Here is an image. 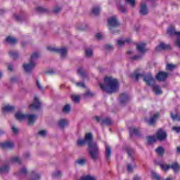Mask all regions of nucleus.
Segmentation results:
<instances>
[{
  "label": "nucleus",
  "mask_w": 180,
  "mask_h": 180,
  "mask_svg": "<svg viewBox=\"0 0 180 180\" xmlns=\"http://www.w3.org/2000/svg\"><path fill=\"white\" fill-rule=\"evenodd\" d=\"M77 143V146L80 147L85 146V144H88L89 154L92 160L96 161V160L99 158V148H98L96 142L92 141V134H86L84 139H79Z\"/></svg>",
  "instance_id": "f257e3e1"
},
{
  "label": "nucleus",
  "mask_w": 180,
  "mask_h": 180,
  "mask_svg": "<svg viewBox=\"0 0 180 180\" xmlns=\"http://www.w3.org/2000/svg\"><path fill=\"white\" fill-rule=\"evenodd\" d=\"M100 88L104 92L112 94L119 89V82L113 77H106L104 78V82L100 83Z\"/></svg>",
  "instance_id": "f03ea898"
},
{
  "label": "nucleus",
  "mask_w": 180,
  "mask_h": 180,
  "mask_svg": "<svg viewBox=\"0 0 180 180\" xmlns=\"http://www.w3.org/2000/svg\"><path fill=\"white\" fill-rule=\"evenodd\" d=\"M143 81L149 85L150 86H153V92L156 94V95H161L162 94V91L161 90V87L157 84H155V79L151 75V74L148 73V75L143 77Z\"/></svg>",
  "instance_id": "7ed1b4c3"
},
{
  "label": "nucleus",
  "mask_w": 180,
  "mask_h": 180,
  "mask_svg": "<svg viewBox=\"0 0 180 180\" xmlns=\"http://www.w3.org/2000/svg\"><path fill=\"white\" fill-rule=\"evenodd\" d=\"M125 150L128 154L129 160H131V162L127 164V168L129 172H131V171H133V169L137 167L136 165V162H134V158L133 157L134 150L130 148H127Z\"/></svg>",
  "instance_id": "20e7f679"
},
{
  "label": "nucleus",
  "mask_w": 180,
  "mask_h": 180,
  "mask_svg": "<svg viewBox=\"0 0 180 180\" xmlns=\"http://www.w3.org/2000/svg\"><path fill=\"white\" fill-rule=\"evenodd\" d=\"M136 49L138 51L141 53V55H136L131 58L132 60H141L143 58V54L147 53V49L146 48V43L141 42L137 44Z\"/></svg>",
  "instance_id": "39448f33"
},
{
  "label": "nucleus",
  "mask_w": 180,
  "mask_h": 180,
  "mask_svg": "<svg viewBox=\"0 0 180 180\" xmlns=\"http://www.w3.org/2000/svg\"><path fill=\"white\" fill-rule=\"evenodd\" d=\"M46 49L48 51H51V53H58L60 54L61 58H64L67 56V48L65 47L58 48L56 46H48Z\"/></svg>",
  "instance_id": "423d86ee"
},
{
  "label": "nucleus",
  "mask_w": 180,
  "mask_h": 180,
  "mask_svg": "<svg viewBox=\"0 0 180 180\" xmlns=\"http://www.w3.org/2000/svg\"><path fill=\"white\" fill-rule=\"evenodd\" d=\"M108 23L109 30H110L111 33H113L112 30L113 27L119 26V20L116 15H112L108 18Z\"/></svg>",
  "instance_id": "0eeeda50"
},
{
  "label": "nucleus",
  "mask_w": 180,
  "mask_h": 180,
  "mask_svg": "<svg viewBox=\"0 0 180 180\" xmlns=\"http://www.w3.org/2000/svg\"><path fill=\"white\" fill-rule=\"evenodd\" d=\"M167 34L169 36H175L176 38V40L175 41L176 46L180 48V32L175 31V28L173 27H170L167 30Z\"/></svg>",
  "instance_id": "6e6552de"
},
{
  "label": "nucleus",
  "mask_w": 180,
  "mask_h": 180,
  "mask_svg": "<svg viewBox=\"0 0 180 180\" xmlns=\"http://www.w3.org/2000/svg\"><path fill=\"white\" fill-rule=\"evenodd\" d=\"M41 107V101H40V98H39V96H35L34 97L32 103H31L30 105V109H32V110L40 109Z\"/></svg>",
  "instance_id": "1a4fd4ad"
},
{
  "label": "nucleus",
  "mask_w": 180,
  "mask_h": 180,
  "mask_svg": "<svg viewBox=\"0 0 180 180\" xmlns=\"http://www.w3.org/2000/svg\"><path fill=\"white\" fill-rule=\"evenodd\" d=\"M160 118V114L159 113H155L153 115V116L146 118L145 120L146 123L148 124H150V126H154L155 123H157V120Z\"/></svg>",
  "instance_id": "9d476101"
},
{
  "label": "nucleus",
  "mask_w": 180,
  "mask_h": 180,
  "mask_svg": "<svg viewBox=\"0 0 180 180\" xmlns=\"http://www.w3.org/2000/svg\"><path fill=\"white\" fill-rule=\"evenodd\" d=\"M22 67L25 72H30L36 67V62L30 60V63H24Z\"/></svg>",
  "instance_id": "9b49d317"
},
{
  "label": "nucleus",
  "mask_w": 180,
  "mask_h": 180,
  "mask_svg": "<svg viewBox=\"0 0 180 180\" xmlns=\"http://www.w3.org/2000/svg\"><path fill=\"white\" fill-rule=\"evenodd\" d=\"M156 137L160 141H164L167 137V132L162 129H159L156 133Z\"/></svg>",
  "instance_id": "f8f14e48"
},
{
  "label": "nucleus",
  "mask_w": 180,
  "mask_h": 180,
  "mask_svg": "<svg viewBox=\"0 0 180 180\" xmlns=\"http://www.w3.org/2000/svg\"><path fill=\"white\" fill-rule=\"evenodd\" d=\"M131 41L130 38L121 37L117 39V45L118 47H122L124 44H127Z\"/></svg>",
  "instance_id": "ddd939ff"
},
{
  "label": "nucleus",
  "mask_w": 180,
  "mask_h": 180,
  "mask_svg": "<svg viewBox=\"0 0 180 180\" xmlns=\"http://www.w3.org/2000/svg\"><path fill=\"white\" fill-rule=\"evenodd\" d=\"M37 120V116L33 114H27L26 120L28 122V124L32 126L34 124V122Z\"/></svg>",
  "instance_id": "4468645a"
},
{
  "label": "nucleus",
  "mask_w": 180,
  "mask_h": 180,
  "mask_svg": "<svg viewBox=\"0 0 180 180\" xmlns=\"http://www.w3.org/2000/svg\"><path fill=\"white\" fill-rule=\"evenodd\" d=\"M27 115V114H25L21 111H18L15 112V117L16 120H18L19 122H23L24 120H26Z\"/></svg>",
  "instance_id": "2eb2a0df"
},
{
  "label": "nucleus",
  "mask_w": 180,
  "mask_h": 180,
  "mask_svg": "<svg viewBox=\"0 0 180 180\" xmlns=\"http://www.w3.org/2000/svg\"><path fill=\"white\" fill-rule=\"evenodd\" d=\"M0 147L2 148H13L15 143L12 141H7L6 142L0 143Z\"/></svg>",
  "instance_id": "dca6fc26"
},
{
  "label": "nucleus",
  "mask_w": 180,
  "mask_h": 180,
  "mask_svg": "<svg viewBox=\"0 0 180 180\" xmlns=\"http://www.w3.org/2000/svg\"><path fill=\"white\" fill-rule=\"evenodd\" d=\"M120 101L121 103H124V104L127 103L130 101V95H129L127 93H124L121 94L120 97Z\"/></svg>",
  "instance_id": "f3484780"
},
{
  "label": "nucleus",
  "mask_w": 180,
  "mask_h": 180,
  "mask_svg": "<svg viewBox=\"0 0 180 180\" xmlns=\"http://www.w3.org/2000/svg\"><path fill=\"white\" fill-rule=\"evenodd\" d=\"M141 15H147L148 13V8L147 7V4L146 2L143 1L141 3L140 11Z\"/></svg>",
  "instance_id": "a211bd4d"
},
{
  "label": "nucleus",
  "mask_w": 180,
  "mask_h": 180,
  "mask_svg": "<svg viewBox=\"0 0 180 180\" xmlns=\"http://www.w3.org/2000/svg\"><path fill=\"white\" fill-rule=\"evenodd\" d=\"M68 120L65 118H62L58 122V125L60 129H65V127H67V126H68Z\"/></svg>",
  "instance_id": "6ab92c4d"
},
{
  "label": "nucleus",
  "mask_w": 180,
  "mask_h": 180,
  "mask_svg": "<svg viewBox=\"0 0 180 180\" xmlns=\"http://www.w3.org/2000/svg\"><path fill=\"white\" fill-rule=\"evenodd\" d=\"M167 78H168V73L167 72H160L156 75V79H158V81H165Z\"/></svg>",
  "instance_id": "aec40b11"
},
{
  "label": "nucleus",
  "mask_w": 180,
  "mask_h": 180,
  "mask_svg": "<svg viewBox=\"0 0 180 180\" xmlns=\"http://www.w3.org/2000/svg\"><path fill=\"white\" fill-rule=\"evenodd\" d=\"M9 169H11L9 165H4L0 167V174H1V175H4V174H8V172H9Z\"/></svg>",
  "instance_id": "412c9836"
},
{
  "label": "nucleus",
  "mask_w": 180,
  "mask_h": 180,
  "mask_svg": "<svg viewBox=\"0 0 180 180\" xmlns=\"http://www.w3.org/2000/svg\"><path fill=\"white\" fill-rule=\"evenodd\" d=\"M112 155V149L109 145L105 143V157L107 160H110V155Z\"/></svg>",
  "instance_id": "4be33fe9"
},
{
  "label": "nucleus",
  "mask_w": 180,
  "mask_h": 180,
  "mask_svg": "<svg viewBox=\"0 0 180 180\" xmlns=\"http://www.w3.org/2000/svg\"><path fill=\"white\" fill-rule=\"evenodd\" d=\"M167 49H169V46L165 43H161L156 47L155 50L156 51H161L162 50H167Z\"/></svg>",
  "instance_id": "5701e85b"
},
{
  "label": "nucleus",
  "mask_w": 180,
  "mask_h": 180,
  "mask_svg": "<svg viewBox=\"0 0 180 180\" xmlns=\"http://www.w3.org/2000/svg\"><path fill=\"white\" fill-rule=\"evenodd\" d=\"M6 41L9 44H16V43H18V40L16 39V38L11 36L6 37Z\"/></svg>",
  "instance_id": "b1692460"
},
{
  "label": "nucleus",
  "mask_w": 180,
  "mask_h": 180,
  "mask_svg": "<svg viewBox=\"0 0 180 180\" xmlns=\"http://www.w3.org/2000/svg\"><path fill=\"white\" fill-rule=\"evenodd\" d=\"M15 110V107L13 105H6L3 107V112L4 113H6L8 112H12Z\"/></svg>",
  "instance_id": "393cba45"
},
{
  "label": "nucleus",
  "mask_w": 180,
  "mask_h": 180,
  "mask_svg": "<svg viewBox=\"0 0 180 180\" xmlns=\"http://www.w3.org/2000/svg\"><path fill=\"white\" fill-rule=\"evenodd\" d=\"M91 12L93 15L97 16L99 13H101V7L99 6H95L93 7Z\"/></svg>",
  "instance_id": "a878e982"
},
{
  "label": "nucleus",
  "mask_w": 180,
  "mask_h": 180,
  "mask_svg": "<svg viewBox=\"0 0 180 180\" xmlns=\"http://www.w3.org/2000/svg\"><path fill=\"white\" fill-rule=\"evenodd\" d=\"M11 162H15L16 164H22V158H19V156H14L11 158Z\"/></svg>",
  "instance_id": "bb28decb"
},
{
  "label": "nucleus",
  "mask_w": 180,
  "mask_h": 180,
  "mask_svg": "<svg viewBox=\"0 0 180 180\" xmlns=\"http://www.w3.org/2000/svg\"><path fill=\"white\" fill-rule=\"evenodd\" d=\"M84 51L86 57H92L94 56V51L91 48H86Z\"/></svg>",
  "instance_id": "cd10ccee"
},
{
  "label": "nucleus",
  "mask_w": 180,
  "mask_h": 180,
  "mask_svg": "<svg viewBox=\"0 0 180 180\" xmlns=\"http://www.w3.org/2000/svg\"><path fill=\"white\" fill-rule=\"evenodd\" d=\"M139 128L131 127L129 128V134L130 136H134V134H139Z\"/></svg>",
  "instance_id": "c85d7f7f"
},
{
  "label": "nucleus",
  "mask_w": 180,
  "mask_h": 180,
  "mask_svg": "<svg viewBox=\"0 0 180 180\" xmlns=\"http://www.w3.org/2000/svg\"><path fill=\"white\" fill-rule=\"evenodd\" d=\"M8 54L12 58H18L19 57V53L16 51L11 50L8 52Z\"/></svg>",
  "instance_id": "c756f323"
},
{
  "label": "nucleus",
  "mask_w": 180,
  "mask_h": 180,
  "mask_svg": "<svg viewBox=\"0 0 180 180\" xmlns=\"http://www.w3.org/2000/svg\"><path fill=\"white\" fill-rule=\"evenodd\" d=\"M170 168H172L174 172H178V171H179L180 166L178 163L174 162L170 166Z\"/></svg>",
  "instance_id": "7c9ffc66"
},
{
  "label": "nucleus",
  "mask_w": 180,
  "mask_h": 180,
  "mask_svg": "<svg viewBox=\"0 0 180 180\" xmlns=\"http://www.w3.org/2000/svg\"><path fill=\"white\" fill-rule=\"evenodd\" d=\"M63 113H69L71 112V105H70V104L65 105L63 108Z\"/></svg>",
  "instance_id": "2f4dec72"
},
{
  "label": "nucleus",
  "mask_w": 180,
  "mask_h": 180,
  "mask_svg": "<svg viewBox=\"0 0 180 180\" xmlns=\"http://www.w3.org/2000/svg\"><path fill=\"white\" fill-rule=\"evenodd\" d=\"M117 9L120 11V12H121L122 13H126V12H127V8L122 5V4H119L117 6Z\"/></svg>",
  "instance_id": "473e14b6"
},
{
  "label": "nucleus",
  "mask_w": 180,
  "mask_h": 180,
  "mask_svg": "<svg viewBox=\"0 0 180 180\" xmlns=\"http://www.w3.org/2000/svg\"><path fill=\"white\" fill-rule=\"evenodd\" d=\"M72 99L73 102H75V103H78V102H79V101H81V96L79 95H77V94H72Z\"/></svg>",
  "instance_id": "72a5a7b5"
},
{
  "label": "nucleus",
  "mask_w": 180,
  "mask_h": 180,
  "mask_svg": "<svg viewBox=\"0 0 180 180\" xmlns=\"http://www.w3.org/2000/svg\"><path fill=\"white\" fill-rule=\"evenodd\" d=\"M156 153L157 154H158V155H164V153H165V150L164 149V148H162V146H159L156 149Z\"/></svg>",
  "instance_id": "f704fd0d"
},
{
  "label": "nucleus",
  "mask_w": 180,
  "mask_h": 180,
  "mask_svg": "<svg viewBox=\"0 0 180 180\" xmlns=\"http://www.w3.org/2000/svg\"><path fill=\"white\" fill-rule=\"evenodd\" d=\"M147 141L150 144H151V143H155L157 141V138L154 136H148Z\"/></svg>",
  "instance_id": "c9c22d12"
},
{
  "label": "nucleus",
  "mask_w": 180,
  "mask_h": 180,
  "mask_svg": "<svg viewBox=\"0 0 180 180\" xmlns=\"http://www.w3.org/2000/svg\"><path fill=\"white\" fill-rule=\"evenodd\" d=\"M39 56L40 55L37 52L33 53L31 56L30 61H34V63H35L34 61H36L37 58H39Z\"/></svg>",
  "instance_id": "e433bc0d"
},
{
  "label": "nucleus",
  "mask_w": 180,
  "mask_h": 180,
  "mask_svg": "<svg viewBox=\"0 0 180 180\" xmlns=\"http://www.w3.org/2000/svg\"><path fill=\"white\" fill-rule=\"evenodd\" d=\"M19 174H20V175H25V174H27V169L26 168V167H25V166L22 167L20 169Z\"/></svg>",
  "instance_id": "4c0bfd02"
},
{
  "label": "nucleus",
  "mask_w": 180,
  "mask_h": 180,
  "mask_svg": "<svg viewBox=\"0 0 180 180\" xmlns=\"http://www.w3.org/2000/svg\"><path fill=\"white\" fill-rule=\"evenodd\" d=\"M160 167L163 171H168L171 168V166L167 164H161Z\"/></svg>",
  "instance_id": "58836bf2"
},
{
  "label": "nucleus",
  "mask_w": 180,
  "mask_h": 180,
  "mask_svg": "<svg viewBox=\"0 0 180 180\" xmlns=\"http://www.w3.org/2000/svg\"><path fill=\"white\" fill-rule=\"evenodd\" d=\"M175 68H176V65H174V64H167L166 66V69L168 70L169 71H171L172 70H175Z\"/></svg>",
  "instance_id": "ea45409f"
},
{
  "label": "nucleus",
  "mask_w": 180,
  "mask_h": 180,
  "mask_svg": "<svg viewBox=\"0 0 180 180\" xmlns=\"http://www.w3.org/2000/svg\"><path fill=\"white\" fill-rule=\"evenodd\" d=\"M125 2L130 5L131 8H134V6H136V0H125Z\"/></svg>",
  "instance_id": "a19ab883"
},
{
  "label": "nucleus",
  "mask_w": 180,
  "mask_h": 180,
  "mask_svg": "<svg viewBox=\"0 0 180 180\" xmlns=\"http://www.w3.org/2000/svg\"><path fill=\"white\" fill-rule=\"evenodd\" d=\"M76 163L78 164V165H85V164H86V160L79 159L76 161Z\"/></svg>",
  "instance_id": "79ce46f5"
},
{
  "label": "nucleus",
  "mask_w": 180,
  "mask_h": 180,
  "mask_svg": "<svg viewBox=\"0 0 180 180\" xmlns=\"http://www.w3.org/2000/svg\"><path fill=\"white\" fill-rule=\"evenodd\" d=\"M77 74L81 77H85V72L84 71V68H79L77 70Z\"/></svg>",
  "instance_id": "37998d69"
},
{
  "label": "nucleus",
  "mask_w": 180,
  "mask_h": 180,
  "mask_svg": "<svg viewBox=\"0 0 180 180\" xmlns=\"http://www.w3.org/2000/svg\"><path fill=\"white\" fill-rule=\"evenodd\" d=\"M52 176L54 178H58L59 176H61V171L56 170V171L53 172L52 174Z\"/></svg>",
  "instance_id": "c03bdc74"
},
{
  "label": "nucleus",
  "mask_w": 180,
  "mask_h": 180,
  "mask_svg": "<svg viewBox=\"0 0 180 180\" xmlns=\"http://www.w3.org/2000/svg\"><path fill=\"white\" fill-rule=\"evenodd\" d=\"M11 129H12L13 133H14V134H18V133H19V128H18L15 125H13L11 127Z\"/></svg>",
  "instance_id": "a18cd8bd"
},
{
  "label": "nucleus",
  "mask_w": 180,
  "mask_h": 180,
  "mask_svg": "<svg viewBox=\"0 0 180 180\" xmlns=\"http://www.w3.org/2000/svg\"><path fill=\"white\" fill-rule=\"evenodd\" d=\"M39 136H41V137H46L47 136V131L46 130H41L38 133Z\"/></svg>",
  "instance_id": "49530a36"
},
{
  "label": "nucleus",
  "mask_w": 180,
  "mask_h": 180,
  "mask_svg": "<svg viewBox=\"0 0 180 180\" xmlns=\"http://www.w3.org/2000/svg\"><path fill=\"white\" fill-rule=\"evenodd\" d=\"M172 118L173 120H180V114L179 115H174L171 113Z\"/></svg>",
  "instance_id": "de8ad7c7"
},
{
  "label": "nucleus",
  "mask_w": 180,
  "mask_h": 180,
  "mask_svg": "<svg viewBox=\"0 0 180 180\" xmlns=\"http://www.w3.org/2000/svg\"><path fill=\"white\" fill-rule=\"evenodd\" d=\"M103 123L105 124H112V120L109 118H105L102 120Z\"/></svg>",
  "instance_id": "09e8293b"
},
{
  "label": "nucleus",
  "mask_w": 180,
  "mask_h": 180,
  "mask_svg": "<svg viewBox=\"0 0 180 180\" xmlns=\"http://www.w3.org/2000/svg\"><path fill=\"white\" fill-rule=\"evenodd\" d=\"M96 39H97V40H102L103 39V34L101 33H97L96 34Z\"/></svg>",
  "instance_id": "8fccbe9b"
},
{
  "label": "nucleus",
  "mask_w": 180,
  "mask_h": 180,
  "mask_svg": "<svg viewBox=\"0 0 180 180\" xmlns=\"http://www.w3.org/2000/svg\"><path fill=\"white\" fill-rule=\"evenodd\" d=\"M172 130L173 131H176V133H179L180 132V127H176V126H174L172 128Z\"/></svg>",
  "instance_id": "3c124183"
},
{
  "label": "nucleus",
  "mask_w": 180,
  "mask_h": 180,
  "mask_svg": "<svg viewBox=\"0 0 180 180\" xmlns=\"http://www.w3.org/2000/svg\"><path fill=\"white\" fill-rule=\"evenodd\" d=\"M85 98H89V96H92V92L91 91L88 90L85 94H84Z\"/></svg>",
  "instance_id": "603ef678"
},
{
  "label": "nucleus",
  "mask_w": 180,
  "mask_h": 180,
  "mask_svg": "<svg viewBox=\"0 0 180 180\" xmlns=\"http://www.w3.org/2000/svg\"><path fill=\"white\" fill-rule=\"evenodd\" d=\"M76 86H77L79 88H85L84 83L77 82L76 83Z\"/></svg>",
  "instance_id": "864d4df0"
},
{
  "label": "nucleus",
  "mask_w": 180,
  "mask_h": 180,
  "mask_svg": "<svg viewBox=\"0 0 180 180\" xmlns=\"http://www.w3.org/2000/svg\"><path fill=\"white\" fill-rule=\"evenodd\" d=\"M76 86H77L79 88H85L84 83L77 82L76 83Z\"/></svg>",
  "instance_id": "5fc2aeb1"
},
{
  "label": "nucleus",
  "mask_w": 180,
  "mask_h": 180,
  "mask_svg": "<svg viewBox=\"0 0 180 180\" xmlns=\"http://www.w3.org/2000/svg\"><path fill=\"white\" fill-rule=\"evenodd\" d=\"M141 77H144V75H143L141 73H139V74H136L134 75L135 79H139V78H141Z\"/></svg>",
  "instance_id": "6e6d98bb"
},
{
  "label": "nucleus",
  "mask_w": 180,
  "mask_h": 180,
  "mask_svg": "<svg viewBox=\"0 0 180 180\" xmlns=\"http://www.w3.org/2000/svg\"><path fill=\"white\" fill-rule=\"evenodd\" d=\"M14 19H15V20H20L21 17L18 14H15L14 15Z\"/></svg>",
  "instance_id": "4d7b16f0"
},
{
  "label": "nucleus",
  "mask_w": 180,
  "mask_h": 180,
  "mask_svg": "<svg viewBox=\"0 0 180 180\" xmlns=\"http://www.w3.org/2000/svg\"><path fill=\"white\" fill-rule=\"evenodd\" d=\"M36 84H37V86H38L39 89H43V87H41V85L40 84V82H39V80H37Z\"/></svg>",
  "instance_id": "13d9d810"
},
{
  "label": "nucleus",
  "mask_w": 180,
  "mask_h": 180,
  "mask_svg": "<svg viewBox=\"0 0 180 180\" xmlns=\"http://www.w3.org/2000/svg\"><path fill=\"white\" fill-rule=\"evenodd\" d=\"M60 11H61V8L60 7H56L53 10V11L55 12V13H58V12H60Z\"/></svg>",
  "instance_id": "bf43d9fd"
},
{
  "label": "nucleus",
  "mask_w": 180,
  "mask_h": 180,
  "mask_svg": "<svg viewBox=\"0 0 180 180\" xmlns=\"http://www.w3.org/2000/svg\"><path fill=\"white\" fill-rule=\"evenodd\" d=\"M133 180H141V176L136 174L134 176Z\"/></svg>",
  "instance_id": "052dcab7"
},
{
  "label": "nucleus",
  "mask_w": 180,
  "mask_h": 180,
  "mask_svg": "<svg viewBox=\"0 0 180 180\" xmlns=\"http://www.w3.org/2000/svg\"><path fill=\"white\" fill-rule=\"evenodd\" d=\"M37 12H44V8L43 7H37Z\"/></svg>",
  "instance_id": "680f3d73"
},
{
  "label": "nucleus",
  "mask_w": 180,
  "mask_h": 180,
  "mask_svg": "<svg viewBox=\"0 0 180 180\" xmlns=\"http://www.w3.org/2000/svg\"><path fill=\"white\" fill-rule=\"evenodd\" d=\"M8 70H9V71H12L13 70V65H8Z\"/></svg>",
  "instance_id": "e2e57ef3"
},
{
  "label": "nucleus",
  "mask_w": 180,
  "mask_h": 180,
  "mask_svg": "<svg viewBox=\"0 0 180 180\" xmlns=\"http://www.w3.org/2000/svg\"><path fill=\"white\" fill-rule=\"evenodd\" d=\"M5 134V130L0 129V136H3Z\"/></svg>",
  "instance_id": "0e129e2a"
},
{
  "label": "nucleus",
  "mask_w": 180,
  "mask_h": 180,
  "mask_svg": "<svg viewBox=\"0 0 180 180\" xmlns=\"http://www.w3.org/2000/svg\"><path fill=\"white\" fill-rule=\"evenodd\" d=\"M95 119L97 122H101L102 121V119L99 117H96Z\"/></svg>",
  "instance_id": "69168bd1"
},
{
  "label": "nucleus",
  "mask_w": 180,
  "mask_h": 180,
  "mask_svg": "<svg viewBox=\"0 0 180 180\" xmlns=\"http://www.w3.org/2000/svg\"><path fill=\"white\" fill-rule=\"evenodd\" d=\"M176 151H177L178 154H180V147L177 148Z\"/></svg>",
  "instance_id": "338daca9"
},
{
  "label": "nucleus",
  "mask_w": 180,
  "mask_h": 180,
  "mask_svg": "<svg viewBox=\"0 0 180 180\" xmlns=\"http://www.w3.org/2000/svg\"><path fill=\"white\" fill-rule=\"evenodd\" d=\"M165 180H174V178L172 177H168Z\"/></svg>",
  "instance_id": "774afa93"
}]
</instances>
